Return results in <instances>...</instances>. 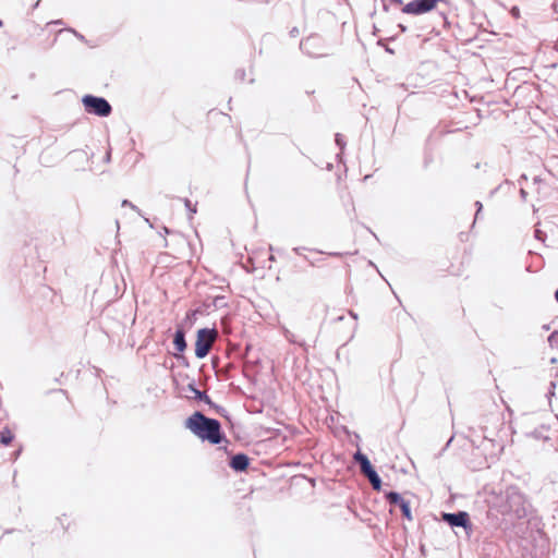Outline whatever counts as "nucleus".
Returning <instances> with one entry per match:
<instances>
[{
    "mask_svg": "<svg viewBox=\"0 0 558 558\" xmlns=\"http://www.w3.org/2000/svg\"><path fill=\"white\" fill-rule=\"evenodd\" d=\"M310 44H311V39H307L306 41H304L302 44V46L306 48Z\"/></svg>",
    "mask_w": 558,
    "mask_h": 558,
    "instance_id": "nucleus-16",
    "label": "nucleus"
},
{
    "mask_svg": "<svg viewBox=\"0 0 558 558\" xmlns=\"http://www.w3.org/2000/svg\"><path fill=\"white\" fill-rule=\"evenodd\" d=\"M476 205L478 206V210L477 211H480L482 209V203L476 202ZM476 215H478V213H476ZM475 217L477 218V216H475Z\"/></svg>",
    "mask_w": 558,
    "mask_h": 558,
    "instance_id": "nucleus-17",
    "label": "nucleus"
},
{
    "mask_svg": "<svg viewBox=\"0 0 558 558\" xmlns=\"http://www.w3.org/2000/svg\"><path fill=\"white\" fill-rule=\"evenodd\" d=\"M173 345L179 352H183L186 348L184 333L182 330H177L174 333Z\"/></svg>",
    "mask_w": 558,
    "mask_h": 558,
    "instance_id": "nucleus-9",
    "label": "nucleus"
},
{
    "mask_svg": "<svg viewBox=\"0 0 558 558\" xmlns=\"http://www.w3.org/2000/svg\"><path fill=\"white\" fill-rule=\"evenodd\" d=\"M555 299L558 302V290L555 292Z\"/></svg>",
    "mask_w": 558,
    "mask_h": 558,
    "instance_id": "nucleus-21",
    "label": "nucleus"
},
{
    "mask_svg": "<svg viewBox=\"0 0 558 558\" xmlns=\"http://www.w3.org/2000/svg\"><path fill=\"white\" fill-rule=\"evenodd\" d=\"M185 205H186V207H190L191 202H190L189 199H186V201H185Z\"/></svg>",
    "mask_w": 558,
    "mask_h": 558,
    "instance_id": "nucleus-19",
    "label": "nucleus"
},
{
    "mask_svg": "<svg viewBox=\"0 0 558 558\" xmlns=\"http://www.w3.org/2000/svg\"><path fill=\"white\" fill-rule=\"evenodd\" d=\"M354 459L356 462H359L360 466H361V471L362 473L365 475L368 471H371L373 469L368 458L361 453V452H356L355 456H354Z\"/></svg>",
    "mask_w": 558,
    "mask_h": 558,
    "instance_id": "nucleus-8",
    "label": "nucleus"
},
{
    "mask_svg": "<svg viewBox=\"0 0 558 558\" xmlns=\"http://www.w3.org/2000/svg\"><path fill=\"white\" fill-rule=\"evenodd\" d=\"M12 439L13 434L9 429H5L0 434V441L4 446L9 445L12 441Z\"/></svg>",
    "mask_w": 558,
    "mask_h": 558,
    "instance_id": "nucleus-10",
    "label": "nucleus"
},
{
    "mask_svg": "<svg viewBox=\"0 0 558 558\" xmlns=\"http://www.w3.org/2000/svg\"><path fill=\"white\" fill-rule=\"evenodd\" d=\"M186 427L203 440L211 444L221 441L220 424L215 418H208L201 412H195L186 421Z\"/></svg>",
    "mask_w": 558,
    "mask_h": 558,
    "instance_id": "nucleus-1",
    "label": "nucleus"
},
{
    "mask_svg": "<svg viewBox=\"0 0 558 558\" xmlns=\"http://www.w3.org/2000/svg\"><path fill=\"white\" fill-rule=\"evenodd\" d=\"M444 519L452 526L465 527L469 521V515L466 512L445 513Z\"/></svg>",
    "mask_w": 558,
    "mask_h": 558,
    "instance_id": "nucleus-6",
    "label": "nucleus"
},
{
    "mask_svg": "<svg viewBox=\"0 0 558 558\" xmlns=\"http://www.w3.org/2000/svg\"><path fill=\"white\" fill-rule=\"evenodd\" d=\"M216 337L217 331L215 329L203 328L197 331L195 355L198 359H203L208 354Z\"/></svg>",
    "mask_w": 558,
    "mask_h": 558,
    "instance_id": "nucleus-2",
    "label": "nucleus"
},
{
    "mask_svg": "<svg viewBox=\"0 0 558 558\" xmlns=\"http://www.w3.org/2000/svg\"><path fill=\"white\" fill-rule=\"evenodd\" d=\"M336 142H337L338 145H341V140H340V135L339 134L336 137Z\"/></svg>",
    "mask_w": 558,
    "mask_h": 558,
    "instance_id": "nucleus-18",
    "label": "nucleus"
},
{
    "mask_svg": "<svg viewBox=\"0 0 558 558\" xmlns=\"http://www.w3.org/2000/svg\"><path fill=\"white\" fill-rule=\"evenodd\" d=\"M554 337H555V333H551V335L549 336L548 340H549V341H551V340L554 339Z\"/></svg>",
    "mask_w": 558,
    "mask_h": 558,
    "instance_id": "nucleus-20",
    "label": "nucleus"
},
{
    "mask_svg": "<svg viewBox=\"0 0 558 558\" xmlns=\"http://www.w3.org/2000/svg\"><path fill=\"white\" fill-rule=\"evenodd\" d=\"M365 476L371 481L375 480L378 477V474L376 473V471L374 469H372L371 471H368Z\"/></svg>",
    "mask_w": 558,
    "mask_h": 558,
    "instance_id": "nucleus-12",
    "label": "nucleus"
},
{
    "mask_svg": "<svg viewBox=\"0 0 558 558\" xmlns=\"http://www.w3.org/2000/svg\"><path fill=\"white\" fill-rule=\"evenodd\" d=\"M122 206H130V207H131V208H133V209L135 208V206H134L132 203H130L129 201H126V199H124V201L122 202Z\"/></svg>",
    "mask_w": 558,
    "mask_h": 558,
    "instance_id": "nucleus-14",
    "label": "nucleus"
},
{
    "mask_svg": "<svg viewBox=\"0 0 558 558\" xmlns=\"http://www.w3.org/2000/svg\"><path fill=\"white\" fill-rule=\"evenodd\" d=\"M371 484L375 490H379L381 487V481H380L379 476L377 478L371 481Z\"/></svg>",
    "mask_w": 558,
    "mask_h": 558,
    "instance_id": "nucleus-11",
    "label": "nucleus"
},
{
    "mask_svg": "<svg viewBox=\"0 0 558 558\" xmlns=\"http://www.w3.org/2000/svg\"><path fill=\"white\" fill-rule=\"evenodd\" d=\"M440 0H413L405 4L402 9L403 13L407 14H424L436 8Z\"/></svg>",
    "mask_w": 558,
    "mask_h": 558,
    "instance_id": "nucleus-4",
    "label": "nucleus"
},
{
    "mask_svg": "<svg viewBox=\"0 0 558 558\" xmlns=\"http://www.w3.org/2000/svg\"><path fill=\"white\" fill-rule=\"evenodd\" d=\"M387 500L392 504L399 506L402 511V514L408 519L412 520L410 504L405 501L398 493L390 492L387 494Z\"/></svg>",
    "mask_w": 558,
    "mask_h": 558,
    "instance_id": "nucleus-5",
    "label": "nucleus"
},
{
    "mask_svg": "<svg viewBox=\"0 0 558 558\" xmlns=\"http://www.w3.org/2000/svg\"><path fill=\"white\" fill-rule=\"evenodd\" d=\"M511 13H512V15H513L514 17H519V14H520V13H519V9H518V8H513V9L511 10Z\"/></svg>",
    "mask_w": 558,
    "mask_h": 558,
    "instance_id": "nucleus-15",
    "label": "nucleus"
},
{
    "mask_svg": "<svg viewBox=\"0 0 558 558\" xmlns=\"http://www.w3.org/2000/svg\"><path fill=\"white\" fill-rule=\"evenodd\" d=\"M83 105L88 113L99 117H108L111 113V106L105 98L86 95L83 97Z\"/></svg>",
    "mask_w": 558,
    "mask_h": 558,
    "instance_id": "nucleus-3",
    "label": "nucleus"
},
{
    "mask_svg": "<svg viewBox=\"0 0 558 558\" xmlns=\"http://www.w3.org/2000/svg\"><path fill=\"white\" fill-rule=\"evenodd\" d=\"M195 392L201 400H205L206 402H209V398L204 392H201L197 390H195Z\"/></svg>",
    "mask_w": 558,
    "mask_h": 558,
    "instance_id": "nucleus-13",
    "label": "nucleus"
},
{
    "mask_svg": "<svg viewBox=\"0 0 558 558\" xmlns=\"http://www.w3.org/2000/svg\"><path fill=\"white\" fill-rule=\"evenodd\" d=\"M248 462L247 456L239 453L231 459L230 466L235 471H244L248 466Z\"/></svg>",
    "mask_w": 558,
    "mask_h": 558,
    "instance_id": "nucleus-7",
    "label": "nucleus"
}]
</instances>
